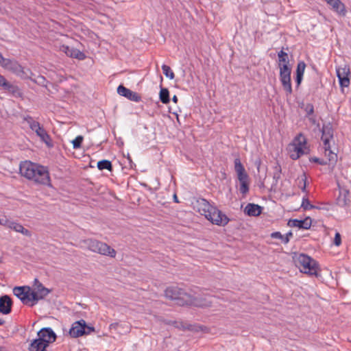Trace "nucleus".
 Instances as JSON below:
<instances>
[{
    "label": "nucleus",
    "instance_id": "f257e3e1",
    "mask_svg": "<svg viewBox=\"0 0 351 351\" xmlns=\"http://www.w3.org/2000/svg\"><path fill=\"white\" fill-rule=\"evenodd\" d=\"M19 172L22 176L36 184H50L49 173L45 166L25 160L20 163Z\"/></svg>",
    "mask_w": 351,
    "mask_h": 351
},
{
    "label": "nucleus",
    "instance_id": "f03ea898",
    "mask_svg": "<svg viewBox=\"0 0 351 351\" xmlns=\"http://www.w3.org/2000/svg\"><path fill=\"white\" fill-rule=\"evenodd\" d=\"M278 58L279 79L285 91L286 95L288 97L291 95L293 92L291 79V66L289 64L288 53L281 50L278 53Z\"/></svg>",
    "mask_w": 351,
    "mask_h": 351
},
{
    "label": "nucleus",
    "instance_id": "7ed1b4c3",
    "mask_svg": "<svg viewBox=\"0 0 351 351\" xmlns=\"http://www.w3.org/2000/svg\"><path fill=\"white\" fill-rule=\"evenodd\" d=\"M165 296L172 300L176 301V304L179 306H204L206 304H201L197 298H193L190 294L186 293L183 289L177 286H170L165 290Z\"/></svg>",
    "mask_w": 351,
    "mask_h": 351
},
{
    "label": "nucleus",
    "instance_id": "20e7f679",
    "mask_svg": "<svg viewBox=\"0 0 351 351\" xmlns=\"http://www.w3.org/2000/svg\"><path fill=\"white\" fill-rule=\"evenodd\" d=\"M84 247L90 251L104 256H108L112 258L115 257L116 251L110 247L106 243L101 242L94 239H87L82 241Z\"/></svg>",
    "mask_w": 351,
    "mask_h": 351
},
{
    "label": "nucleus",
    "instance_id": "39448f33",
    "mask_svg": "<svg viewBox=\"0 0 351 351\" xmlns=\"http://www.w3.org/2000/svg\"><path fill=\"white\" fill-rule=\"evenodd\" d=\"M295 265L301 272L311 276H317L318 266L317 262L304 254H300L295 260Z\"/></svg>",
    "mask_w": 351,
    "mask_h": 351
},
{
    "label": "nucleus",
    "instance_id": "423d86ee",
    "mask_svg": "<svg viewBox=\"0 0 351 351\" xmlns=\"http://www.w3.org/2000/svg\"><path fill=\"white\" fill-rule=\"evenodd\" d=\"M25 121L28 123L30 129L40 138L41 141L44 142L48 147H51L53 146L50 136L38 121L34 120V119L30 116L25 117Z\"/></svg>",
    "mask_w": 351,
    "mask_h": 351
},
{
    "label": "nucleus",
    "instance_id": "0eeeda50",
    "mask_svg": "<svg viewBox=\"0 0 351 351\" xmlns=\"http://www.w3.org/2000/svg\"><path fill=\"white\" fill-rule=\"evenodd\" d=\"M206 218L212 223L219 226H224L230 221L228 216L214 206L210 208L209 213L206 215Z\"/></svg>",
    "mask_w": 351,
    "mask_h": 351
},
{
    "label": "nucleus",
    "instance_id": "6e6552de",
    "mask_svg": "<svg viewBox=\"0 0 351 351\" xmlns=\"http://www.w3.org/2000/svg\"><path fill=\"white\" fill-rule=\"evenodd\" d=\"M306 139L302 134H299L295 137L293 146L295 154H291V158L293 160H297L301 156L307 153V148L306 147Z\"/></svg>",
    "mask_w": 351,
    "mask_h": 351
},
{
    "label": "nucleus",
    "instance_id": "1a4fd4ad",
    "mask_svg": "<svg viewBox=\"0 0 351 351\" xmlns=\"http://www.w3.org/2000/svg\"><path fill=\"white\" fill-rule=\"evenodd\" d=\"M37 338L48 346L56 340L57 336L55 332L49 327L40 329L37 332Z\"/></svg>",
    "mask_w": 351,
    "mask_h": 351
},
{
    "label": "nucleus",
    "instance_id": "9d476101",
    "mask_svg": "<svg viewBox=\"0 0 351 351\" xmlns=\"http://www.w3.org/2000/svg\"><path fill=\"white\" fill-rule=\"evenodd\" d=\"M30 287L28 286L15 287L13 289V293L16 296L23 304L28 305L29 304V291Z\"/></svg>",
    "mask_w": 351,
    "mask_h": 351
},
{
    "label": "nucleus",
    "instance_id": "9b49d317",
    "mask_svg": "<svg viewBox=\"0 0 351 351\" xmlns=\"http://www.w3.org/2000/svg\"><path fill=\"white\" fill-rule=\"evenodd\" d=\"M117 93L119 95L124 97L130 101L135 102H139L141 101V97L137 93L131 90L122 84L117 87Z\"/></svg>",
    "mask_w": 351,
    "mask_h": 351
},
{
    "label": "nucleus",
    "instance_id": "f8f14e48",
    "mask_svg": "<svg viewBox=\"0 0 351 351\" xmlns=\"http://www.w3.org/2000/svg\"><path fill=\"white\" fill-rule=\"evenodd\" d=\"M334 131L332 124L328 122L324 124L322 128V140L324 143V146L328 147V144L330 140L333 139Z\"/></svg>",
    "mask_w": 351,
    "mask_h": 351
},
{
    "label": "nucleus",
    "instance_id": "ddd939ff",
    "mask_svg": "<svg viewBox=\"0 0 351 351\" xmlns=\"http://www.w3.org/2000/svg\"><path fill=\"white\" fill-rule=\"evenodd\" d=\"M60 50L65 53L67 56L76 58L80 60H83L86 57L85 53L80 50L74 47H70L65 45L60 47Z\"/></svg>",
    "mask_w": 351,
    "mask_h": 351
},
{
    "label": "nucleus",
    "instance_id": "4468645a",
    "mask_svg": "<svg viewBox=\"0 0 351 351\" xmlns=\"http://www.w3.org/2000/svg\"><path fill=\"white\" fill-rule=\"evenodd\" d=\"M193 204L194 208L197 209L201 215L205 217L213 206L204 198H198Z\"/></svg>",
    "mask_w": 351,
    "mask_h": 351
},
{
    "label": "nucleus",
    "instance_id": "2eb2a0df",
    "mask_svg": "<svg viewBox=\"0 0 351 351\" xmlns=\"http://www.w3.org/2000/svg\"><path fill=\"white\" fill-rule=\"evenodd\" d=\"M312 224L311 217H307L304 219H291L288 222V226L290 227H297L300 229L308 230Z\"/></svg>",
    "mask_w": 351,
    "mask_h": 351
},
{
    "label": "nucleus",
    "instance_id": "dca6fc26",
    "mask_svg": "<svg viewBox=\"0 0 351 351\" xmlns=\"http://www.w3.org/2000/svg\"><path fill=\"white\" fill-rule=\"evenodd\" d=\"M84 320L74 322L69 330L71 337L76 338L84 335Z\"/></svg>",
    "mask_w": 351,
    "mask_h": 351
},
{
    "label": "nucleus",
    "instance_id": "f3484780",
    "mask_svg": "<svg viewBox=\"0 0 351 351\" xmlns=\"http://www.w3.org/2000/svg\"><path fill=\"white\" fill-rule=\"evenodd\" d=\"M350 69L348 68H339L337 69V76L339 79V85L341 87H348L350 85V79L348 74Z\"/></svg>",
    "mask_w": 351,
    "mask_h": 351
},
{
    "label": "nucleus",
    "instance_id": "a211bd4d",
    "mask_svg": "<svg viewBox=\"0 0 351 351\" xmlns=\"http://www.w3.org/2000/svg\"><path fill=\"white\" fill-rule=\"evenodd\" d=\"M12 301L8 295L0 297V313L3 315H8L12 311Z\"/></svg>",
    "mask_w": 351,
    "mask_h": 351
},
{
    "label": "nucleus",
    "instance_id": "6ab92c4d",
    "mask_svg": "<svg viewBox=\"0 0 351 351\" xmlns=\"http://www.w3.org/2000/svg\"><path fill=\"white\" fill-rule=\"evenodd\" d=\"M326 3L332 7V9L337 14L344 16L346 14L347 10L344 3L341 0H325Z\"/></svg>",
    "mask_w": 351,
    "mask_h": 351
},
{
    "label": "nucleus",
    "instance_id": "aec40b11",
    "mask_svg": "<svg viewBox=\"0 0 351 351\" xmlns=\"http://www.w3.org/2000/svg\"><path fill=\"white\" fill-rule=\"evenodd\" d=\"M263 210V207L255 204L249 203L246 205L244 213L248 216L257 217L259 216Z\"/></svg>",
    "mask_w": 351,
    "mask_h": 351
},
{
    "label": "nucleus",
    "instance_id": "412c9836",
    "mask_svg": "<svg viewBox=\"0 0 351 351\" xmlns=\"http://www.w3.org/2000/svg\"><path fill=\"white\" fill-rule=\"evenodd\" d=\"M49 346L38 338L32 340L29 345L28 351H47Z\"/></svg>",
    "mask_w": 351,
    "mask_h": 351
},
{
    "label": "nucleus",
    "instance_id": "4be33fe9",
    "mask_svg": "<svg viewBox=\"0 0 351 351\" xmlns=\"http://www.w3.org/2000/svg\"><path fill=\"white\" fill-rule=\"evenodd\" d=\"M33 287L34 291L45 298L51 293V290L44 287V285L37 278L34 279Z\"/></svg>",
    "mask_w": 351,
    "mask_h": 351
},
{
    "label": "nucleus",
    "instance_id": "5701e85b",
    "mask_svg": "<svg viewBox=\"0 0 351 351\" xmlns=\"http://www.w3.org/2000/svg\"><path fill=\"white\" fill-rule=\"evenodd\" d=\"M234 170L237 174L238 178H241L242 179V178H244V176L248 177V175L245 172V168H244L243 165H242L240 158H235L234 161Z\"/></svg>",
    "mask_w": 351,
    "mask_h": 351
},
{
    "label": "nucleus",
    "instance_id": "b1692460",
    "mask_svg": "<svg viewBox=\"0 0 351 351\" xmlns=\"http://www.w3.org/2000/svg\"><path fill=\"white\" fill-rule=\"evenodd\" d=\"M29 306H34L36 305L38 302L40 300H43L45 297L41 295L40 294H38L37 292L34 291V290H32L30 288V291H29Z\"/></svg>",
    "mask_w": 351,
    "mask_h": 351
},
{
    "label": "nucleus",
    "instance_id": "393cba45",
    "mask_svg": "<svg viewBox=\"0 0 351 351\" xmlns=\"http://www.w3.org/2000/svg\"><path fill=\"white\" fill-rule=\"evenodd\" d=\"M351 195L350 192L347 190L340 192L339 197L338 198V203L341 206H346L350 202Z\"/></svg>",
    "mask_w": 351,
    "mask_h": 351
},
{
    "label": "nucleus",
    "instance_id": "a878e982",
    "mask_svg": "<svg viewBox=\"0 0 351 351\" xmlns=\"http://www.w3.org/2000/svg\"><path fill=\"white\" fill-rule=\"evenodd\" d=\"M239 180V191L243 195H245L249 191V182L248 177H245L238 178Z\"/></svg>",
    "mask_w": 351,
    "mask_h": 351
},
{
    "label": "nucleus",
    "instance_id": "bb28decb",
    "mask_svg": "<svg viewBox=\"0 0 351 351\" xmlns=\"http://www.w3.org/2000/svg\"><path fill=\"white\" fill-rule=\"evenodd\" d=\"M159 99L160 101L164 104H167L170 101L169 91L168 88H163L160 85V90L159 93Z\"/></svg>",
    "mask_w": 351,
    "mask_h": 351
},
{
    "label": "nucleus",
    "instance_id": "cd10ccee",
    "mask_svg": "<svg viewBox=\"0 0 351 351\" xmlns=\"http://www.w3.org/2000/svg\"><path fill=\"white\" fill-rule=\"evenodd\" d=\"M325 150V156L328 157V162H336L337 160V154L331 150L330 144L327 146H324Z\"/></svg>",
    "mask_w": 351,
    "mask_h": 351
},
{
    "label": "nucleus",
    "instance_id": "c85d7f7f",
    "mask_svg": "<svg viewBox=\"0 0 351 351\" xmlns=\"http://www.w3.org/2000/svg\"><path fill=\"white\" fill-rule=\"evenodd\" d=\"M97 168L99 170L107 169V170H108L110 171H112V162L110 160H99L97 162Z\"/></svg>",
    "mask_w": 351,
    "mask_h": 351
},
{
    "label": "nucleus",
    "instance_id": "c756f323",
    "mask_svg": "<svg viewBox=\"0 0 351 351\" xmlns=\"http://www.w3.org/2000/svg\"><path fill=\"white\" fill-rule=\"evenodd\" d=\"M273 179L275 182V184H276L280 178L282 171L281 166L278 162L275 163V165L273 167Z\"/></svg>",
    "mask_w": 351,
    "mask_h": 351
},
{
    "label": "nucleus",
    "instance_id": "7c9ffc66",
    "mask_svg": "<svg viewBox=\"0 0 351 351\" xmlns=\"http://www.w3.org/2000/svg\"><path fill=\"white\" fill-rule=\"evenodd\" d=\"M306 182H307V178L306 176V174L303 173L300 176V178H298V187L301 189L302 192H306Z\"/></svg>",
    "mask_w": 351,
    "mask_h": 351
},
{
    "label": "nucleus",
    "instance_id": "2f4dec72",
    "mask_svg": "<svg viewBox=\"0 0 351 351\" xmlns=\"http://www.w3.org/2000/svg\"><path fill=\"white\" fill-rule=\"evenodd\" d=\"M162 70L164 75L170 80H173L175 77L174 73L173 72L170 66H169L168 65L162 64Z\"/></svg>",
    "mask_w": 351,
    "mask_h": 351
},
{
    "label": "nucleus",
    "instance_id": "473e14b6",
    "mask_svg": "<svg viewBox=\"0 0 351 351\" xmlns=\"http://www.w3.org/2000/svg\"><path fill=\"white\" fill-rule=\"evenodd\" d=\"M306 68V64L304 61H299L296 68V75H304Z\"/></svg>",
    "mask_w": 351,
    "mask_h": 351
},
{
    "label": "nucleus",
    "instance_id": "72a5a7b5",
    "mask_svg": "<svg viewBox=\"0 0 351 351\" xmlns=\"http://www.w3.org/2000/svg\"><path fill=\"white\" fill-rule=\"evenodd\" d=\"M301 206L304 208V210H311L316 208L315 206L312 205L310 203L308 199L306 197H303Z\"/></svg>",
    "mask_w": 351,
    "mask_h": 351
},
{
    "label": "nucleus",
    "instance_id": "f704fd0d",
    "mask_svg": "<svg viewBox=\"0 0 351 351\" xmlns=\"http://www.w3.org/2000/svg\"><path fill=\"white\" fill-rule=\"evenodd\" d=\"M11 64V60L10 59L5 58L0 53V65L4 68H8Z\"/></svg>",
    "mask_w": 351,
    "mask_h": 351
},
{
    "label": "nucleus",
    "instance_id": "c9c22d12",
    "mask_svg": "<svg viewBox=\"0 0 351 351\" xmlns=\"http://www.w3.org/2000/svg\"><path fill=\"white\" fill-rule=\"evenodd\" d=\"M83 141V136H77L73 141V147L74 149H78L81 147V145Z\"/></svg>",
    "mask_w": 351,
    "mask_h": 351
},
{
    "label": "nucleus",
    "instance_id": "e433bc0d",
    "mask_svg": "<svg viewBox=\"0 0 351 351\" xmlns=\"http://www.w3.org/2000/svg\"><path fill=\"white\" fill-rule=\"evenodd\" d=\"M0 86L3 87L5 90H9L11 87V85L9 82H7L5 78L0 75Z\"/></svg>",
    "mask_w": 351,
    "mask_h": 351
},
{
    "label": "nucleus",
    "instance_id": "4c0bfd02",
    "mask_svg": "<svg viewBox=\"0 0 351 351\" xmlns=\"http://www.w3.org/2000/svg\"><path fill=\"white\" fill-rule=\"evenodd\" d=\"M10 229L14 230L15 232H20L23 230V226L21 223L12 221L11 223Z\"/></svg>",
    "mask_w": 351,
    "mask_h": 351
},
{
    "label": "nucleus",
    "instance_id": "58836bf2",
    "mask_svg": "<svg viewBox=\"0 0 351 351\" xmlns=\"http://www.w3.org/2000/svg\"><path fill=\"white\" fill-rule=\"evenodd\" d=\"M271 237L272 239H278L281 240L282 243H284L285 235L282 234L280 232H274L271 234Z\"/></svg>",
    "mask_w": 351,
    "mask_h": 351
},
{
    "label": "nucleus",
    "instance_id": "ea45409f",
    "mask_svg": "<svg viewBox=\"0 0 351 351\" xmlns=\"http://www.w3.org/2000/svg\"><path fill=\"white\" fill-rule=\"evenodd\" d=\"M13 221L8 219L6 218H0V225L10 228L11 223Z\"/></svg>",
    "mask_w": 351,
    "mask_h": 351
},
{
    "label": "nucleus",
    "instance_id": "a19ab883",
    "mask_svg": "<svg viewBox=\"0 0 351 351\" xmlns=\"http://www.w3.org/2000/svg\"><path fill=\"white\" fill-rule=\"evenodd\" d=\"M311 161L316 162L320 165H328V162L325 160L324 159H322L319 158L314 157L311 159Z\"/></svg>",
    "mask_w": 351,
    "mask_h": 351
},
{
    "label": "nucleus",
    "instance_id": "79ce46f5",
    "mask_svg": "<svg viewBox=\"0 0 351 351\" xmlns=\"http://www.w3.org/2000/svg\"><path fill=\"white\" fill-rule=\"evenodd\" d=\"M84 335H90L92 332L95 331V328L93 326H88L84 321Z\"/></svg>",
    "mask_w": 351,
    "mask_h": 351
},
{
    "label": "nucleus",
    "instance_id": "37998d69",
    "mask_svg": "<svg viewBox=\"0 0 351 351\" xmlns=\"http://www.w3.org/2000/svg\"><path fill=\"white\" fill-rule=\"evenodd\" d=\"M341 243V234L339 232H336L334 238V244L336 246L340 245Z\"/></svg>",
    "mask_w": 351,
    "mask_h": 351
},
{
    "label": "nucleus",
    "instance_id": "c03bdc74",
    "mask_svg": "<svg viewBox=\"0 0 351 351\" xmlns=\"http://www.w3.org/2000/svg\"><path fill=\"white\" fill-rule=\"evenodd\" d=\"M293 237V233L291 231L288 232L285 235V240H284V244H287L289 242L290 239Z\"/></svg>",
    "mask_w": 351,
    "mask_h": 351
},
{
    "label": "nucleus",
    "instance_id": "a18cd8bd",
    "mask_svg": "<svg viewBox=\"0 0 351 351\" xmlns=\"http://www.w3.org/2000/svg\"><path fill=\"white\" fill-rule=\"evenodd\" d=\"M306 111L308 115L312 114L314 112V108L312 104H307Z\"/></svg>",
    "mask_w": 351,
    "mask_h": 351
},
{
    "label": "nucleus",
    "instance_id": "49530a36",
    "mask_svg": "<svg viewBox=\"0 0 351 351\" xmlns=\"http://www.w3.org/2000/svg\"><path fill=\"white\" fill-rule=\"evenodd\" d=\"M302 79H303V76L302 75H296V76H295V83H296V85H297L298 87L300 85V84H301V82L302 81Z\"/></svg>",
    "mask_w": 351,
    "mask_h": 351
},
{
    "label": "nucleus",
    "instance_id": "de8ad7c7",
    "mask_svg": "<svg viewBox=\"0 0 351 351\" xmlns=\"http://www.w3.org/2000/svg\"><path fill=\"white\" fill-rule=\"evenodd\" d=\"M20 233H22L23 235L27 237H31L32 235L31 232L29 230L25 228L23 226V230L20 232Z\"/></svg>",
    "mask_w": 351,
    "mask_h": 351
},
{
    "label": "nucleus",
    "instance_id": "09e8293b",
    "mask_svg": "<svg viewBox=\"0 0 351 351\" xmlns=\"http://www.w3.org/2000/svg\"><path fill=\"white\" fill-rule=\"evenodd\" d=\"M172 101L174 103H177L178 101V98L176 95H174L173 97H172Z\"/></svg>",
    "mask_w": 351,
    "mask_h": 351
},
{
    "label": "nucleus",
    "instance_id": "8fccbe9b",
    "mask_svg": "<svg viewBox=\"0 0 351 351\" xmlns=\"http://www.w3.org/2000/svg\"><path fill=\"white\" fill-rule=\"evenodd\" d=\"M5 323L4 320L2 319H0V326H2Z\"/></svg>",
    "mask_w": 351,
    "mask_h": 351
},
{
    "label": "nucleus",
    "instance_id": "3c124183",
    "mask_svg": "<svg viewBox=\"0 0 351 351\" xmlns=\"http://www.w3.org/2000/svg\"><path fill=\"white\" fill-rule=\"evenodd\" d=\"M174 199H175L176 202H178V197H177L176 195H174Z\"/></svg>",
    "mask_w": 351,
    "mask_h": 351
},
{
    "label": "nucleus",
    "instance_id": "603ef678",
    "mask_svg": "<svg viewBox=\"0 0 351 351\" xmlns=\"http://www.w3.org/2000/svg\"><path fill=\"white\" fill-rule=\"evenodd\" d=\"M128 159L130 162H132V160H131V158L130 157V156H128Z\"/></svg>",
    "mask_w": 351,
    "mask_h": 351
},
{
    "label": "nucleus",
    "instance_id": "864d4df0",
    "mask_svg": "<svg viewBox=\"0 0 351 351\" xmlns=\"http://www.w3.org/2000/svg\"><path fill=\"white\" fill-rule=\"evenodd\" d=\"M2 262V259L0 258V263Z\"/></svg>",
    "mask_w": 351,
    "mask_h": 351
},
{
    "label": "nucleus",
    "instance_id": "5fc2aeb1",
    "mask_svg": "<svg viewBox=\"0 0 351 351\" xmlns=\"http://www.w3.org/2000/svg\"><path fill=\"white\" fill-rule=\"evenodd\" d=\"M0 351H2V347H0Z\"/></svg>",
    "mask_w": 351,
    "mask_h": 351
}]
</instances>
